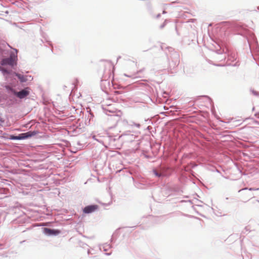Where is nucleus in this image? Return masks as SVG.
Returning a JSON list of instances; mask_svg holds the SVG:
<instances>
[{
    "mask_svg": "<svg viewBox=\"0 0 259 259\" xmlns=\"http://www.w3.org/2000/svg\"><path fill=\"white\" fill-rule=\"evenodd\" d=\"M15 60V56L13 54H11L10 57L8 58L4 59L2 61V65H13Z\"/></svg>",
    "mask_w": 259,
    "mask_h": 259,
    "instance_id": "obj_2",
    "label": "nucleus"
},
{
    "mask_svg": "<svg viewBox=\"0 0 259 259\" xmlns=\"http://www.w3.org/2000/svg\"><path fill=\"white\" fill-rule=\"evenodd\" d=\"M0 70L3 71V72H6V73L8 72L7 71L2 67H0Z\"/></svg>",
    "mask_w": 259,
    "mask_h": 259,
    "instance_id": "obj_7",
    "label": "nucleus"
},
{
    "mask_svg": "<svg viewBox=\"0 0 259 259\" xmlns=\"http://www.w3.org/2000/svg\"><path fill=\"white\" fill-rule=\"evenodd\" d=\"M154 173H155V175H156V176H159L158 175V173H157L156 171H154Z\"/></svg>",
    "mask_w": 259,
    "mask_h": 259,
    "instance_id": "obj_8",
    "label": "nucleus"
},
{
    "mask_svg": "<svg viewBox=\"0 0 259 259\" xmlns=\"http://www.w3.org/2000/svg\"><path fill=\"white\" fill-rule=\"evenodd\" d=\"M16 75L21 80V81H24V79H23V76L21 75V74H18V73H16Z\"/></svg>",
    "mask_w": 259,
    "mask_h": 259,
    "instance_id": "obj_6",
    "label": "nucleus"
},
{
    "mask_svg": "<svg viewBox=\"0 0 259 259\" xmlns=\"http://www.w3.org/2000/svg\"><path fill=\"white\" fill-rule=\"evenodd\" d=\"M15 95L19 98L22 99L29 95V92L26 90H23L15 93Z\"/></svg>",
    "mask_w": 259,
    "mask_h": 259,
    "instance_id": "obj_5",
    "label": "nucleus"
},
{
    "mask_svg": "<svg viewBox=\"0 0 259 259\" xmlns=\"http://www.w3.org/2000/svg\"><path fill=\"white\" fill-rule=\"evenodd\" d=\"M44 231L48 235H57L60 233V231L58 230L51 229L47 228L44 229Z\"/></svg>",
    "mask_w": 259,
    "mask_h": 259,
    "instance_id": "obj_4",
    "label": "nucleus"
},
{
    "mask_svg": "<svg viewBox=\"0 0 259 259\" xmlns=\"http://www.w3.org/2000/svg\"><path fill=\"white\" fill-rule=\"evenodd\" d=\"M36 134V133L35 132H28L26 133L21 134L18 136L12 135L10 137V139L12 140H21L34 136Z\"/></svg>",
    "mask_w": 259,
    "mask_h": 259,
    "instance_id": "obj_1",
    "label": "nucleus"
},
{
    "mask_svg": "<svg viewBox=\"0 0 259 259\" xmlns=\"http://www.w3.org/2000/svg\"><path fill=\"white\" fill-rule=\"evenodd\" d=\"M98 208V206L97 205H88L84 208L83 211L85 213H90L94 212Z\"/></svg>",
    "mask_w": 259,
    "mask_h": 259,
    "instance_id": "obj_3",
    "label": "nucleus"
}]
</instances>
